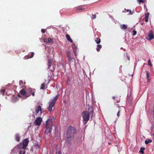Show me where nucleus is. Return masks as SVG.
Wrapping results in <instances>:
<instances>
[{"instance_id":"79ce46f5","label":"nucleus","mask_w":154,"mask_h":154,"mask_svg":"<svg viewBox=\"0 0 154 154\" xmlns=\"http://www.w3.org/2000/svg\"><path fill=\"white\" fill-rule=\"evenodd\" d=\"M18 97H20V95H18Z\"/></svg>"},{"instance_id":"f03ea898","label":"nucleus","mask_w":154,"mask_h":154,"mask_svg":"<svg viewBox=\"0 0 154 154\" xmlns=\"http://www.w3.org/2000/svg\"><path fill=\"white\" fill-rule=\"evenodd\" d=\"M88 111L89 112L85 111L82 113V117L84 121V123L85 125L86 124L89 120L90 116H91V119H92L94 111L92 106H90L89 107Z\"/></svg>"},{"instance_id":"7ed1b4c3","label":"nucleus","mask_w":154,"mask_h":154,"mask_svg":"<svg viewBox=\"0 0 154 154\" xmlns=\"http://www.w3.org/2000/svg\"><path fill=\"white\" fill-rule=\"evenodd\" d=\"M53 120L52 118H50L46 121L45 133L47 134L50 133L51 131Z\"/></svg>"},{"instance_id":"6e6552de","label":"nucleus","mask_w":154,"mask_h":154,"mask_svg":"<svg viewBox=\"0 0 154 154\" xmlns=\"http://www.w3.org/2000/svg\"><path fill=\"white\" fill-rule=\"evenodd\" d=\"M66 53L67 54V57L68 60L69 61H72L73 62L75 61V59L72 57L71 56V53L70 51H67L66 52Z\"/></svg>"},{"instance_id":"2f4dec72","label":"nucleus","mask_w":154,"mask_h":154,"mask_svg":"<svg viewBox=\"0 0 154 154\" xmlns=\"http://www.w3.org/2000/svg\"><path fill=\"white\" fill-rule=\"evenodd\" d=\"M148 65H149L151 66H152V64L150 60V59L149 60H148Z\"/></svg>"},{"instance_id":"2eb2a0df","label":"nucleus","mask_w":154,"mask_h":154,"mask_svg":"<svg viewBox=\"0 0 154 154\" xmlns=\"http://www.w3.org/2000/svg\"><path fill=\"white\" fill-rule=\"evenodd\" d=\"M75 12H78L79 11L82 10L84 9V8H82V6H79L76 7L75 8Z\"/></svg>"},{"instance_id":"20e7f679","label":"nucleus","mask_w":154,"mask_h":154,"mask_svg":"<svg viewBox=\"0 0 154 154\" xmlns=\"http://www.w3.org/2000/svg\"><path fill=\"white\" fill-rule=\"evenodd\" d=\"M58 94L54 97L53 100H51L49 103V106L47 109L50 112L52 111L54 109V106L56 101L58 98Z\"/></svg>"},{"instance_id":"39448f33","label":"nucleus","mask_w":154,"mask_h":154,"mask_svg":"<svg viewBox=\"0 0 154 154\" xmlns=\"http://www.w3.org/2000/svg\"><path fill=\"white\" fill-rule=\"evenodd\" d=\"M29 141L28 138L24 139L22 142L17 145V147L19 149H25L28 146Z\"/></svg>"},{"instance_id":"ea45409f","label":"nucleus","mask_w":154,"mask_h":154,"mask_svg":"<svg viewBox=\"0 0 154 154\" xmlns=\"http://www.w3.org/2000/svg\"><path fill=\"white\" fill-rule=\"evenodd\" d=\"M145 18V22H148V18Z\"/></svg>"},{"instance_id":"c85d7f7f","label":"nucleus","mask_w":154,"mask_h":154,"mask_svg":"<svg viewBox=\"0 0 154 154\" xmlns=\"http://www.w3.org/2000/svg\"><path fill=\"white\" fill-rule=\"evenodd\" d=\"M118 107L119 108V111L117 113V115L118 117H119L120 116V112L121 111V109H120V107H119V106Z\"/></svg>"},{"instance_id":"f8f14e48","label":"nucleus","mask_w":154,"mask_h":154,"mask_svg":"<svg viewBox=\"0 0 154 154\" xmlns=\"http://www.w3.org/2000/svg\"><path fill=\"white\" fill-rule=\"evenodd\" d=\"M20 93L23 95L25 96L26 97V95H27V90H26L24 89H22L20 92Z\"/></svg>"},{"instance_id":"0eeeda50","label":"nucleus","mask_w":154,"mask_h":154,"mask_svg":"<svg viewBox=\"0 0 154 154\" xmlns=\"http://www.w3.org/2000/svg\"><path fill=\"white\" fill-rule=\"evenodd\" d=\"M48 69H49L51 72H54V68L53 65H51V60L50 59H48Z\"/></svg>"},{"instance_id":"f257e3e1","label":"nucleus","mask_w":154,"mask_h":154,"mask_svg":"<svg viewBox=\"0 0 154 154\" xmlns=\"http://www.w3.org/2000/svg\"><path fill=\"white\" fill-rule=\"evenodd\" d=\"M76 133V130L75 128L70 126L67 129L66 132V141L69 144H71V141L74 137V135Z\"/></svg>"},{"instance_id":"9b49d317","label":"nucleus","mask_w":154,"mask_h":154,"mask_svg":"<svg viewBox=\"0 0 154 154\" xmlns=\"http://www.w3.org/2000/svg\"><path fill=\"white\" fill-rule=\"evenodd\" d=\"M148 36L149 38L148 39L149 41H150L154 38L153 31L152 30H150L149 31L148 34Z\"/></svg>"},{"instance_id":"c756f323","label":"nucleus","mask_w":154,"mask_h":154,"mask_svg":"<svg viewBox=\"0 0 154 154\" xmlns=\"http://www.w3.org/2000/svg\"><path fill=\"white\" fill-rule=\"evenodd\" d=\"M25 152L24 150H20L19 151V154H25Z\"/></svg>"},{"instance_id":"a19ab883","label":"nucleus","mask_w":154,"mask_h":154,"mask_svg":"<svg viewBox=\"0 0 154 154\" xmlns=\"http://www.w3.org/2000/svg\"><path fill=\"white\" fill-rule=\"evenodd\" d=\"M74 54H75V55H76V52H75H75H74Z\"/></svg>"},{"instance_id":"412c9836","label":"nucleus","mask_w":154,"mask_h":154,"mask_svg":"<svg viewBox=\"0 0 154 154\" xmlns=\"http://www.w3.org/2000/svg\"><path fill=\"white\" fill-rule=\"evenodd\" d=\"M120 28L122 29L125 30L127 29V26L125 24L121 25H120Z\"/></svg>"},{"instance_id":"4be33fe9","label":"nucleus","mask_w":154,"mask_h":154,"mask_svg":"<svg viewBox=\"0 0 154 154\" xmlns=\"http://www.w3.org/2000/svg\"><path fill=\"white\" fill-rule=\"evenodd\" d=\"M98 44V45H97V48H96V50L98 52L100 51V49L102 48V46L100 45H99Z\"/></svg>"},{"instance_id":"cd10ccee","label":"nucleus","mask_w":154,"mask_h":154,"mask_svg":"<svg viewBox=\"0 0 154 154\" xmlns=\"http://www.w3.org/2000/svg\"><path fill=\"white\" fill-rule=\"evenodd\" d=\"M125 10L126 11H125V12H129V13L128 14H132L133 13H132L131 10L129 9L126 10L125 8Z\"/></svg>"},{"instance_id":"e433bc0d","label":"nucleus","mask_w":154,"mask_h":154,"mask_svg":"<svg viewBox=\"0 0 154 154\" xmlns=\"http://www.w3.org/2000/svg\"><path fill=\"white\" fill-rule=\"evenodd\" d=\"M45 29H41V32L42 33H44L45 32Z\"/></svg>"},{"instance_id":"4468645a","label":"nucleus","mask_w":154,"mask_h":154,"mask_svg":"<svg viewBox=\"0 0 154 154\" xmlns=\"http://www.w3.org/2000/svg\"><path fill=\"white\" fill-rule=\"evenodd\" d=\"M34 55V52H32L31 54V55L29 54H28L27 55H26L24 57V59H28L30 58H32L33 57Z\"/></svg>"},{"instance_id":"7c9ffc66","label":"nucleus","mask_w":154,"mask_h":154,"mask_svg":"<svg viewBox=\"0 0 154 154\" xmlns=\"http://www.w3.org/2000/svg\"><path fill=\"white\" fill-rule=\"evenodd\" d=\"M26 83L25 82H23V81L21 80L19 81V84L20 85H23V84H25Z\"/></svg>"},{"instance_id":"aec40b11","label":"nucleus","mask_w":154,"mask_h":154,"mask_svg":"<svg viewBox=\"0 0 154 154\" xmlns=\"http://www.w3.org/2000/svg\"><path fill=\"white\" fill-rule=\"evenodd\" d=\"M95 41L97 44H99L101 42L100 39L98 38H95Z\"/></svg>"},{"instance_id":"1a4fd4ad","label":"nucleus","mask_w":154,"mask_h":154,"mask_svg":"<svg viewBox=\"0 0 154 154\" xmlns=\"http://www.w3.org/2000/svg\"><path fill=\"white\" fill-rule=\"evenodd\" d=\"M42 121V118L41 117L37 118L35 121L34 124L35 126L40 125Z\"/></svg>"},{"instance_id":"9d476101","label":"nucleus","mask_w":154,"mask_h":154,"mask_svg":"<svg viewBox=\"0 0 154 154\" xmlns=\"http://www.w3.org/2000/svg\"><path fill=\"white\" fill-rule=\"evenodd\" d=\"M35 113L36 114H41L42 112V109L41 106H37L35 109Z\"/></svg>"},{"instance_id":"393cba45","label":"nucleus","mask_w":154,"mask_h":154,"mask_svg":"<svg viewBox=\"0 0 154 154\" xmlns=\"http://www.w3.org/2000/svg\"><path fill=\"white\" fill-rule=\"evenodd\" d=\"M145 149V148L144 147H141L140 150L139 151L140 153H141L142 154H144V151L143 150Z\"/></svg>"},{"instance_id":"a211bd4d","label":"nucleus","mask_w":154,"mask_h":154,"mask_svg":"<svg viewBox=\"0 0 154 154\" xmlns=\"http://www.w3.org/2000/svg\"><path fill=\"white\" fill-rule=\"evenodd\" d=\"M66 38L67 40L69 41L71 43L73 42V41L70 38V36L68 34H67L66 35Z\"/></svg>"},{"instance_id":"423d86ee","label":"nucleus","mask_w":154,"mask_h":154,"mask_svg":"<svg viewBox=\"0 0 154 154\" xmlns=\"http://www.w3.org/2000/svg\"><path fill=\"white\" fill-rule=\"evenodd\" d=\"M27 90V95H26V97H27L30 96L31 94L33 96L35 95V90L34 88H29L26 89Z\"/></svg>"},{"instance_id":"f704fd0d","label":"nucleus","mask_w":154,"mask_h":154,"mask_svg":"<svg viewBox=\"0 0 154 154\" xmlns=\"http://www.w3.org/2000/svg\"><path fill=\"white\" fill-rule=\"evenodd\" d=\"M96 17V16L95 14H94L92 15V17H91V19H95Z\"/></svg>"},{"instance_id":"6ab92c4d","label":"nucleus","mask_w":154,"mask_h":154,"mask_svg":"<svg viewBox=\"0 0 154 154\" xmlns=\"http://www.w3.org/2000/svg\"><path fill=\"white\" fill-rule=\"evenodd\" d=\"M146 76L147 77V82H149L150 80V79L149 78V74L147 71H146Z\"/></svg>"},{"instance_id":"4c0bfd02","label":"nucleus","mask_w":154,"mask_h":154,"mask_svg":"<svg viewBox=\"0 0 154 154\" xmlns=\"http://www.w3.org/2000/svg\"><path fill=\"white\" fill-rule=\"evenodd\" d=\"M56 154H62V153L60 151H59L57 152Z\"/></svg>"},{"instance_id":"5701e85b","label":"nucleus","mask_w":154,"mask_h":154,"mask_svg":"<svg viewBox=\"0 0 154 154\" xmlns=\"http://www.w3.org/2000/svg\"><path fill=\"white\" fill-rule=\"evenodd\" d=\"M5 92V90L4 89H1L0 91L1 94H2V95H4Z\"/></svg>"},{"instance_id":"c9c22d12","label":"nucleus","mask_w":154,"mask_h":154,"mask_svg":"<svg viewBox=\"0 0 154 154\" xmlns=\"http://www.w3.org/2000/svg\"><path fill=\"white\" fill-rule=\"evenodd\" d=\"M138 2L139 3H144V0H138Z\"/></svg>"},{"instance_id":"f3484780","label":"nucleus","mask_w":154,"mask_h":154,"mask_svg":"<svg viewBox=\"0 0 154 154\" xmlns=\"http://www.w3.org/2000/svg\"><path fill=\"white\" fill-rule=\"evenodd\" d=\"M15 137L16 140L18 142H19L20 140V134H17L15 135Z\"/></svg>"},{"instance_id":"58836bf2","label":"nucleus","mask_w":154,"mask_h":154,"mask_svg":"<svg viewBox=\"0 0 154 154\" xmlns=\"http://www.w3.org/2000/svg\"><path fill=\"white\" fill-rule=\"evenodd\" d=\"M152 115L153 116V118H154V108L153 109L152 113Z\"/></svg>"},{"instance_id":"dca6fc26","label":"nucleus","mask_w":154,"mask_h":154,"mask_svg":"<svg viewBox=\"0 0 154 154\" xmlns=\"http://www.w3.org/2000/svg\"><path fill=\"white\" fill-rule=\"evenodd\" d=\"M47 88V86L45 85V83H43L41 84L40 88L41 89H42L44 90Z\"/></svg>"},{"instance_id":"72a5a7b5","label":"nucleus","mask_w":154,"mask_h":154,"mask_svg":"<svg viewBox=\"0 0 154 154\" xmlns=\"http://www.w3.org/2000/svg\"><path fill=\"white\" fill-rule=\"evenodd\" d=\"M149 13H147V14H145V18H148V17H149Z\"/></svg>"},{"instance_id":"473e14b6","label":"nucleus","mask_w":154,"mask_h":154,"mask_svg":"<svg viewBox=\"0 0 154 154\" xmlns=\"http://www.w3.org/2000/svg\"><path fill=\"white\" fill-rule=\"evenodd\" d=\"M133 35H135L137 34V31L135 30H133L132 31Z\"/></svg>"},{"instance_id":"ddd939ff","label":"nucleus","mask_w":154,"mask_h":154,"mask_svg":"<svg viewBox=\"0 0 154 154\" xmlns=\"http://www.w3.org/2000/svg\"><path fill=\"white\" fill-rule=\"evenodd\" d=\"M120 97L116 95L115 96H113L112 98L113 100H115L116 103H118L120 101Z\"/></svg>"},{"instance_id":"b1692460","label":"nucleus","mask_w":154,"mask_h":154,"mask_svg":"<svg viewBox=\"0 0 154 154\" xmlns=\"http://www.w3.org/2000/svg\"><path fill=\"white\" fill-rule=\"evenodd\" d=\"M152 142V140L150 139H149L148 140H146L145 141V143L146 144H148L149 143Z\"/></svg>"},{"instance_id":"a878e982","label":"nucleus","mask_w":154,"mask_h":154,"mask_svg":"<svg viewBox=\"0 0 154 154\" xmlns=\"http://www.w3.org/2000/svg\"><path fill=\"white\" fill-rule=\"evenodd\" d=\"M46 40H47V39ZM47 41H46L45 40V41L49 43H51L53 41L52 39L50 38H49L47 39Z\"/></svg>"},{"instance_id":"bb28decb","label":"nucleus","mask_w":154,"mask_h":154,"mask_svg":"<svg viewBox=\"0 0 154 154\" xmlns=\"http://www.w3.org/2000/svg\"><path fill=\"white\" fill-rule=\"evenodd\" d=\"M66 82L68 84H69L70 83V77L68 76L67 77V80L66 81Z\"/></svg>"}]
</instances>
